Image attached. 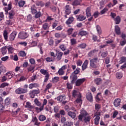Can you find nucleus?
Here are the masks:
<instances>
[{
  "mask_svg": "<svg viewBox=\"0 0 126 126\" xmlns=\"http://www.w3.org/2000/svg\"><path fill=\"white\" fill-rule=\"evenodd\" d=\"M99 61L97 58H94L90 60V66L94 69H96L99 65Z\"/></svg>",
  "mask_w": 126,
  "mask_h": 126,
  "instance_id": "f257e3e1",
  "label": "nucleus"
},
{
  "mask_svg": "<svg viewBox=\"0 0 126 126\" xmlns=\"http://www.w3.org/2000/svg\"><path fill=\"white\" fill-rule=\"evenodd\" d=\"M28 92V89H23L21 88H18L15 91V93L18 94H25Z\"/></svg>",
  "mask_w": 126,
  "mask_h": 126,
  "instance_id": "f03ea898",
  "label": "nucleus"
},
{
  "mask_svg": "<svg viewBox=\"0 0 126 126\" xmlns=\"http://www.w3.org/2000/svg\"><path fill=\"white\" fill-rule=\"evenodd\" d=\"M40 73H41L43 75H46L45 76V78L44 79V82H47L48 80L49 79V76L50 74L49 73L47 72V70L45 69H41L40 70Z\"/></svg>",
  "mask_w": 126,
  "mask_h": 126,
  "instance_id": "7ed1b4c3",
  "label": "nucleus"
},
{
  "mask_svg": "<svg viewBox=\"0 0 126 126\" xmlns=\"http://www.w3.org/2000/svg\"><path fill=\"white\" fill-rule=\"evenodd\" d=\"M29 36V34L26 32H21L18 34V37L21 39H26Z\"/></svg>",
  "mask_w": 126,
  "mask_h": 126,
  "instance_id": "20e7f679",
  "label": "nucleus"
},
{
  "mask_svg": "<svg viewBox=\"0 0 126 126\" xmlns=\"http://www.w3.org/2000/svg\"><path fill=\"white\" fill-rule=\"evenodd\" d=\"M40 93L39 90H33L32 91H30L29 93V95L30 97L32 98H34L36 94H39Z\"/></svg>",
  "mask_w": 126,
  "mask_h": 126,
  "instance_id": "39448f33",
  "label": "nucleus"
},
{
  "mask_svg": "<svg viewBox=\"0 0 126 126\" xmlns=\"http://www.w3.org/2000/svg\"><path fill=\"white\" fill-rule=\"evenodd\" d=\"M16 35H17V32L13 31L11 33V34H10L8 40L10 41H14L15 39Z\"/></svg>",
  "mask_w": 126,
  "mask_h": 126,
  "instance_id": "423d86ee",
  "label": "nucleus"
},
{
  "mask_svg": "<svg viewBox=\"0 0 126 126\" xmlns=\"http://www.w3.org/2000/svg\"><path fill=\"white\" fill-rule=\"evenodd\" d=\"M86 81L85 78L78 79L76 81H75V83L76 84V87L81 86V85Z\"/></svg>",
  "mask_w": 126,
  "mask_h": 126,
  "instance_id": "0eeeda50",
  "label": "nucleus"
},
{
  "mask_svg": "<svg viewBox=\"0 0 126 126\" xmlns=\"http://www.w3.org/2000/svg\"><path fill=\"white\" fill-rule=\"evenodd\" d=\"M88 114L87 112H86V111H81V114H80L78 116V119L80 121H82L83 119H84L85 117H87L88 116Z\"/></svg>",
  "mask_w": 126,
  "mask_h": 126,
  "instance_id": "6e6552de",
  "label": "nucleus"
},
{
  "mask_svg": "<svg viewBox=\"0 0 126 126\" xmlns=\"http://www.w3.org/2000/svg\"><path fill=\"white\" fill-rule=\"evenodd\" d=\"M75 82L69 81H67V83L66 84V88L68 90H71L73 89V84H74Z\"/></svg>",
  "mask_w": 126,
  "mask_h": 126,
  "instance_id": "1a4fd4ad",
  "label": "nucleus"
},
{
  "mask_svg": "<svg viewBox=\"0 0 126 126\" xmlns=\"http://www.w3.org/2000/svg\"><path fill=\"white\" fill-rule=\"evenodd\" d=\"M121 102V99L120 98H116L115 99V100H114V106H115V107H119L120 105V103Z\"/></svg>",
  "mask_w": 126,
  "mask_h": 126,
  "instance_id": "9d476101",
  "label": "nucleus"
},
{
  "mask_svg": "<svg viewBox=\"0 0 126 126\" xmlns=\"http://www.w3.org/2000/svg\"><path fill=\"white\" fill-rule=\"evenodd\" d=\"M89 63V61L88 60H86L84 62L83 65H82V70L84 71L86 69V68H88V65Z\"/></svg>",
  "mask_w": 126,
  "mask_h": 126,
  "instance_id": "9b49d317",
  "label": "nucleus"
},
{
  "mask_svg": "<svg viewBox=\"0 0 126 126\" xmlns=\"http://www.w3.org/2000/svg\"><path fill=\"white\" fill-rule=\"evenodd\" d=\"M63 56V53L62 52H60L56 54V61H60L62 59V57Z\"/></svg>",
  "mask_w": 126,
  "mask_h": 126,
  "instance_id": "f8f14e48",
  "label": "nucleus"
},
{
  "mask_svg": "<svg viewBox=\"0 0 126 126\" xmlns=\"http://www.w3.org/2000/svg\"><path fill=\"white\" fill-rule=\"evenodd\" d=\"M65 14H66V15H69L71 14V7H69V5H66V6H65Z\"/></svg>",
  "mask_w": 126,
  "mask_h": 126,
  "instance_id": "ddd939ff",
  "label": "nucleus"
},
{
  "mask_svg": "<svg viewBox=\"0 0 126 126\" xmlns=\"http://www.w3.org/2000/svg\"><path fill=\"white\" fill-rule=\"evenodd\" d=\"M74 21V17H73L72 16L69 17V18H68V20H67L66 21V24L67 25L71 24Z\"/></svg>",
  "mask_w": 126,
  "mask_h": 126,
  "instance_id": "4468645a",
  "label": "nucleus"
},
{
  "mask_svg": "<svg viewBox=\"0 0 126 126\" xmlns=\"http://www.w3.org/2000/svg\"><path fill=\"white\" fill-rule=\"evenodd\" d=\"M25 107L26 108H29L30 110H33L34 109V106H33L32 105H31V102L29 101L26 102Z\"/></svg>",
  "mask_w": 126,
  "mask_h": 126,
  "instance_id": "2eb2a0df",
  "label": "nucleus"
},
{
  "mask_svg": "<svg viewBox=\"0 0 126 126\" xmlns=\"http://www.w3.org/2000/svg\"><path fill=\"white\" fill-rule=\"evenodd\" d=\"M87 99L88 100V101H90V102H93V94H92V93H88L86 95Z\"/></svg>",
  "mask_w": 126,
  "mask_h": 126,
  "instance_id": "dca6fc26",
  "label": "nucleus"
},
{
  "mask_svg": "<svg viewBox=\"0 0 126 126\" xmlns=\"http://www.w3.org/2000/svg\"><path fill=\"white\" fill-rule=\"evenodd\" d=\"M72 96L74 98H76V97H81V94H79L77 91L73 90L72 93Z\"/></svg>",
  "mask_w": 126,
  "mask_h": 126,
  "instance_id": "f3484780",
  "label": "nucleus"
},
{
  "mask_svg": "<svg viewBox=\"0 0 126 126\" xmlns=\"http://www.w3.org/2000/svg\"><path fill=\"white\" fill-rule=\"evenodd\" d=\"M8 14H9V19L10 20H12L15 15V12L14 10H11L9 12V13H8Z\"/></svg>",
  "mask_w": 126,
  "mask_h": 126,
  "instance_id": "a211bd4d",
  "label": "nucleus"
},
{
  "mask_svg": "<svg viewBox=\"0 0 126 126\" xmlns=\"http://www.w3.org/2000/svg\"><path fill=\"white\" fill-rule=\"evenodd\" d=\"M39 87V84L35 83L30 84L29 88L30 89H32L33 88H37V87Z\"/></svg>",
  "mask_w": 126,
  "mask_h": 126,
  "instance_id": "6ab92c4d",
  "label": "nucleus"
},
{
  "mask_svg": "<svg viewBox=\"0 0 126 126\" xmlns=\"http://www.w3.org/2000/svg\"><path fill=\"white\" fill-rule=\"evenodd\" d=\"M5 75L6 76V77H8V79H11L14 76V73L12 71L8 72L7 73H6Z\"/></svg>",
  "mask_w": 126,
  "mask_h": 126,
  "instance_id": "aec40b11",
  "label": "nucleus"
},
{
  "mask_svg": "<svg viewBox=\"0 0 126 126\" xmlns=\"http://www.w3.org/2000/svg\"><path fill=\"white\" fill-rule=\"evenodd\" d=\"M65 99L66 96L64 95H59L56 98V99L60 102H63V101L65 100Z\"/></svg>",
  "mask_w": 126,
  "mask_h": 126,
  "instance_id": "412c9836",
  "label": "nucleus"
},
{
  "mask_svg": "<svg viewBox=\"0 0 126 126\" xmlns=\"http://www.w3.org/2000/svg\"><path fill=\"white\" fill-rule=\"evenodd\" d=\"M3 37H4V39L5 41H9V40H8V37L9 36L8 35L7 31L5 30L3 32Z\"/></svg>",
  "mask_w": 126,
  "mask_h": 126,
  "instance_id": "4be33fe9",
  "label": "nucleus"
},
{
  "mask_svg": "<svg viewBox=\"0 0 126 126\" xmlns=\"http://www.w3.org/2000/svg\"><path fill=\"white\" fill-rule=\"evenodd\" d=\"M70 78L72 79L71 82H74L77 80L78 77L77 75L74 74H71V76H70Z\"/></svg>",
  "mask_w": 126,
  "mask_h": 126,
  "instance_id": "5701e85b",
  "label": "nucleus"
},
{
  "mask_svg": "<svg viewBox=\"0 0 126 126\" xmlns=\"http://www.w3.org/2000/svg\"><path fill=\"white\" fill-rule=\"evenodd\" d=\"M31 11L32 14H34L37 13V8L36 7L35 5H32L31 6Z\"/></svg>",
  "mask_w": 126,
  "mask_h": 126,
  "instance_id": "b1692460",
  "label": "nucleus"
},
{
  "mask_svg": "<svg viewBox=\"0 0 126 126\" xmlns=\"http://www.w3.org/2000/svg\"><path fill=\"white\" fill-rule=\"evenodd\" d=\"M7 46L2 47L0 49V52L3 55H5L7 54Z\"/></svg>",
  "mask_w": 126,
  "mask_h": 126,
  "instance_id": "393cba45",
  "label": "nucleus"
},
{
  "mask_svg": "<svg viewBox=\"0 0 126 126\" xmlns=\"http://www.w3.org/2000/svg\"><path fill=\"white\" fill-rule=\"evenodd\" d=\"M81 0H75L73 2H72V5L73 6H77V5H81Z\"/></svg>",
  "mask_w": 126,
  "mask_h": 126,
  "instance_id": "a878e982",
  "label": "nucleus"
},
{
  "mask_svg": "<svg viewBox=\"0 0 126 126\" xmlns=\"http://www.w3.org/2000/svg\"><path fill=\"white\" fill-rule=\"evenodd\" d=\"M91 8H90V7H88V8H87L86 9L87 17L89 18L91 16Z\"/></svg>",
  "mask_w": 126,
  "mask_h": 126,
  "instance_id": "bb28decb",
  "label": "nucleus"
},
{
  "mask_svg": "<svg viewBox=\"0 0 126 126\" xmlns=\"http://www.w3.org/2000/svg\"><path fill=\"white\" fill-rule=\"evenodd\" d=\"M11 104V99L10 97H6L4 100L5 105L8 106Z\"/></svg>",
  "mask_w": 126,
  "mask_h": 126,
  "instance_id": "cd10ccee",
  "label": "nucleus"
},
{
  "mask_svg": "<svg viewBox=\"0 0 126 126\" xmlns=\"http://www.w3.org/2000/svg\"><path fill=\"white\" fill-rule=\"evenodd\" d=\"M97 52V50L96 49H94L93 50H91L90 52H89L88 55V57H91L92 56H94V53Z\"/></svg>",
  "mask_w": 126,
  "mask_h": 126,
  "instance_id": "c85d7f7f",
  "label": "nucleus"
},
{
  "mask_svg": "<svg viewBox=\"0 0 126 126\" xmlns=\"http://www.w3.org/2000/svg\"><path fill=\"white\" fill-rule=\"evenodd\" d=\"M88 34V32L85 31H80L78 35H81V36H86V35Z\"/></svg>",
  "mask_w": 126,
  "mask_h": 126,
  "instance_id": "c756f323",
  "label": "nucleus"
},
{
  "mask_svg": "<svg viewBox=\"0 0 126 126\" xmlns=\"http://www.w3.org/2000/svg\"><path fill=\"white\" fill-rule=\"evenodd\" d=\"M115 32L117 35H120L121 33L120 28L118 26H115Z\"/></svg>",
  "mask_w": 126,
  "mask_h": 126,
  "instance_id": "7c9ffc66",
  "label": "nucleus"
},
{
  "mask_svg": "<svg viewBox=\"0 0 126 126\" xmlns=\"http://www.w3.org/2000/svg\"><path fill=\"white\" fill-rule=\"evenodd\" d=\"M42 28L43 30H49L50 26L48 23H44L42 26Z\"/></svg>",
  "mask_w": 126,
  "mask_h": 126,
  "instance_id": "2f4dec72",
  "label": "nucleus"
},
{
  "mask_svg": "<svg viewBox=\"0 0 126 126\" xmlns=\"http://www.w3.org/2000/svg\"><path fill=\"white\" fill-rule=\"evenodd\" d=\"M34 66H32V65H30L27 69L28 70V72H32L33 73L34 71Z\"/></svg>",
  "mask_w": 126,
  "mask_h": 126,
  "instance_id": "473e14b6",
  "label": "nucleus"
},
{
  "mask_svg": "<svg viewBox=\"0 0 126 126\" xmlns=\"http://www.w3.org/2000/svg\"><path fill=\"white\" fill-rule=\"evenodd\" d=\"M77 19H78V21H83L86 19V17L84 15H79L77 18Z\"/></svg>",
  "mask_w": 126,
  "mask_h": 126,
  "instance_id": "72a5a7b5",
  "label": "nucleus"
},
{
  "mask_svg": "<svg viewBox=\"0 0 126 126\" xmlns=\"http://www.w3.org/2000/svg\"><path fill=\"white\" fill-rule=\"evenodd\" d=\"M102 81V80L100 78H97L94 80V82L97 85H100Z\"/></svg>",
  "mask_w": 126,
  "mask_h": 126,
  "instance_id": "f704fd0d",
  "label": "nucleus"
},
{
  "mask_svg": "<svg viewBox=\"0 0 126 126\" xmlns=\"http://www.w3.org/2000/svg\"><path fill=\"white\" fill-rule=\"evenodd\" d=\"M68 115L69 116V117H71L72 119H74L76 117V113L70 111L69 112H68Z\"/></svg>",
  "mask_w": 126,
  "mask_h": 126,
  "instance_id": "c9c22d12",
  "label": "nucleus"
},
{
  "mask_svg": "<svg viewBox=\"0 0 126 126\" xmlns=\"http://www.w3.org/2000/svg\"><path fill=\"white\" fill-rule=\"evenodd\" d=\"M20 117L22 118V121L27 120L28 118V116L26 114H21Z\"/></svg>",
  "mask_w": 126,
  "mask_h": 126,
  "instance_id": "e433bc0d",
  "label": "nucleus"
},
{
  "mask_svg": "<svg viewBox=\"0 0 126 126\" xmlns=\"http://www.w3.org/2000/svg\"><path fill=\"white\" fill-rule=\"evenodd\" d=\"M25 4H26V1L24 0H20L18 2V6L20 8L23 7Z\"/></svg>",
  "mask_w": 126,
  "mask_h": 126,
  "instance_id": "4c0bfd02",
  "label": "nucleus"
},
{
  "mask_svg": "<svg viewBox=\"0 0 126 126\" xmlns=\"http://www.w3.org/2000/svg\"><path fill=\"white\" fill-rule=\"evenodd\" d=\"M36 5L37 6L43 7L45 5V4H44V3L43 1H38L37 2H36Z\"/></svg>",
  "mask_w": 126,
  "mask_h": 126,
  "instance_id": "58836bf2",
  "label": "nucleus"
},
{
  "mask_svg": "<svg viewBox=\"0 0 126 126\" xmlns=\"http://www.w3.org/2000/svg\"><path fill=\"white\" fill-rule=\"evenodd\" d=\"M46 119V117L44 115H40L39 117H38V120L41 122H44Z\"/></svg>",
  "mask_w": 126,
  "mask_h": 126,
  "instance_id": "ea45409f",
  "label": "nucleus"
},
{
  "mask_svg": "<svg viewBox=\"0 0 126 126\" xmlns=\"http://www.w3.org/2000/svg\"><path fill=\"white\" fill-rule=\"evenodd\" d=\"M91 119V118L90 116H86L83 118V121L85 123H89Z\"/></svg>",
  "mask_w": 126,
  "mask_h": 126,
  "instance_id": "a19ab883",
  "label": "nucleus"
},
{
  "mask_svg": "<svg viewBox=\"0 0 126 126\" xmlns=\"http://www.w3.org/2000/svg\"><path fill=\"white\" fill-rule=\"evenodd\" d=\"M18 56L22 57L26 56V53L24 51H21L18 53Z\"/></svg>",
  "mask_w": 126,
  "mask_h": 126,
  "instance_id": "79ce46f5",
  "label": "nucleus"
},
{
  "mask_svg": "<svg viewBox=\"0 0 126 126\" xmlns=\"http://www.w3.org/2000/svg\"><path fill=\"white\" fill-rule=\"evenodd\" d=\"M14 24V21L12 19H10L8 20H6V25L11 26Z\"/></svg>",
  "mask_w": 126,
  "mask_h": 126,
  "instance_id": "37998d69",
  "label": "nucleus"
},
{
  "mask_svg": "<svg viewBox=\"0 0 126 126\" xmlns=\"http://www.w3.org/2000/svg\"><path fill=\"white\" fill-rule=\"evenodd\" d=\"M121 20V19H120V17L119 16H117L115 19V24H119Z\"/></svg>",
  "mask_w": 126,
  "mask_h": 126,
  "instance_id": "c03bdc74",
  "label": "nucleus"
},
{
  "mask_svg": "<svg viewBox=\"0 0 126 126\" xmlns=\"http://www.w3.org/2000/svg\"><path fill=\"white\" fill-rule=\"evenodd\" d=\"M116 76L117 79H120L123 77V73L121 72H117Z\"/></svg>",
  "mask_w": 126,
  "mask_h": 126,
  "instance_id": "a18cd8bd",
  "label": "nucleus"
},
{
  "mask_svg": "<svg viewBox=\"0 0 126 126\" xmlns=\"http://www.w3.org/2000/svg\"><path fill=\"white\" fill-rule=\"evenodd\" d=\"M101 108V106L100 104L98 103L95 104V110H96V111H99Z\"/></svg>",
  "mask_w": 126,
  "mask_h": 126,
  "instance_id": "49530a36",
  "label": "nucleus"
},
{
  "mask_svg": "<svg viewBox=\"0 0 126 126\" xmlns=\"http://www.w3.org/2000/svg\"><path fill=\"white\" fill-rule=\"evenodd\" d=\"M7 50L9 54H13L14 53V49L12 47H8Z\"/></svg>",
  "mask_w": 126,
  "mask_h": 126,
  "instance_id": "de8ad7c7",
  "label": "nucleus"
},
{
  "mask_svg": "<svg viewBox=\"0 0 126 126\" xmlns=\"http://www.w3.org/2000/svg\"><path fill=\"white\" fill-rule=\"evenodd\" d=\"M80 70V68L77 67L76 70H75L74 71H73V73H72L71 74H73L74 75H76L79 74Z\"/></svg>",
  "mask_w": 126,
  "mask_h": 126,
  "instance_id": "09e8293b",
  "label": "nucleus"
},
{
  "mask_svg": "<svg viewBox=\"0 0 126 126\" xmlns=\"http://www.w3.org/2000/svg\"><path fill=\"white\" fill-rule=\"evenodd\" d=\"M73 123L71 122L66 121L64 123H63V126H72Z\"/></svg>",
  "mask_w": 126,
  "mask_h": 126,
  "instance_id": "8fccbe9b",
  "label": "nucleus"
},
{
  "mask_svg": "<svg viewBox=\"0 0 126 126\" xmlns=\"http://www.w3.org/2000/svg\"><path fill=\"white\" fill-rule=\"evenodd\" d=\"M36 79V75H33L30 78V79L29 80L28 82L30 83L33 82Z\"/></svg>",
  "mask_w": 126,
  "mask_h": 126,
  "instance_id": "3c124183",
  "label": "nucleus"
},
{
  "mask_svg": "<svg viewBox=\"0 0 126 126\" xmlns=\"http://www.w3.org/2000/svg\"><path fill=\"white\" fill-rule=\"evenodd\" d=\"M41 16V13L40 11H38V12L35 13V18H39Z\"/></svg>",
  "mask_w": 126,
  "mask_h": 126,
  "instance_id": "603ef678",
  "label": "nucleus"
},
{
  "mask_svg": "<svg viewBox=\"0 0 126 126\" xmlns=\"http://www.w3.org/2000/svg\"><path fill=\"white\" fill-rule=\"evenodd\" d=\"M87 45L86 43H82L78 45V47L80 48V49H85L86 48Z\"/></svg>",
  "mask_w": 126,
  "mask_h": 126,
  "instance_id": "864d4df0",
  "label": "nucleus"
},
{
  "mask_svg": "<svg viewBox=\"0 0 126 126\" xmlns=\"http://www.w3.org/2000/svg\"><path fill=\"white\" fill-rule=\"evenodd\" d=\"M32 122L35 123L34 125L36 126H38L39 125V123H38V119L37 118V117H35L34 118H33L32 119Z\"/></svg>",
  "mask_w": 126,
  "mask_h": 126,
  "instance_id": "5fc2aeb1",
  "label": "nucleus"
},
{
  "mask_svg": "<svg viewBox=\"0 0 126 126\" xmlns=\"http://www.w3.org/2000/svg\"><path fill=\"white\" fill-rule=\"evenodd\" d=\"M100 120V117H96L94 119V124L96 125H99V122Z\"/></svg>",
  "mask_w": 126,
  "mask_h": 126,
  "instance_id": "6e6d98bb",
  "label": "nucleus"
},
{
  "mask_svg": "<svg viewBox=\"0 0 126 126\" xmlns=\"http://www.w3.org/2000/svg\"><path fill=\"white\" fill-rule=\"evenodd\" d=\"M58 26V21L55 20L54 22H53V25H52V28L53 29H55L56 27Z\"/></svg>",
  "mask_w": 126,
  "mask_h": 126,
  "instance_id": "4d7b16f0",
  "label": "nucleus"
},
{
  "mask_svg": "<svg viewBox=\"0 0 126 126\" xmlns=\"http://www.w3.org/2000/svg\"><path fill=\"white\" fill-rule=\"evenodd\" d=\"M29 63L28 62L25 61L22 64V67L23 68H27L28 66Z\"/></svg>",
  "mask_w": 126,
  "mask_h": 126,
  "instance_id": "13d9d810",
  "label": "nucleus"
},
{
  "mask_svg": "<svg viewBox=\"0 0 126 126\" xmlns=\"http://www.w3.org/2000/svg\"><path fill=\"white\" fill-rule=\"evenodd\" d=\"M8 86H9V84L7 83H3L0 85V88H4L5 87H7Z\"/></svg>",
  "mask_w": 126,
  "mask_h": 126,
  "instance_id": "bf43d9fd",
  "label": "nucleus"
},
{
  "mask_svg": "<svg viewBox=\"0 0 126 126\" xmlns=\"http://www.w3.org/2000/svg\"><path fill=\"white\" fill-rule=\"evenodd\" d=\"M46 61L47 62H53L54 61V59L52 58L47 57L46 58Z\"/></svg>",
  "mask_w": 126,
  "mask_h": 126,
  "instance_id": "052dcab7",
  "label": "nucleus"
},
{
  "mask_svg": "<svg viewBox=\"0 0 126 126\" xmlns=\"http://www.w3.org/2000/svg\"><path fill=\"white\" fill-rule=\"evenodd\" d=\"M34 103L36 104V105L38 106H40L41 105V103L37 99H34Z\"/></svg>",
  "mask_w": 126,
  "mask_h": 126,
  "instance_id": "680f3d73",
  "label": "nucleus"
},
{
  "mask_svg": "<svg viewBox=\"0 0 126 126\" xmlns=\"http://www.w3.org/2000/svg\"><path fill=\"white\" fill-rule=\"evenodd\" d=\"M108 9H107V8H104V9H103V10L100 11V14L101 15L104 14L107 11H108Z\"/></svg>",
  "mask_w": 126,
  "mask_h": 126,
  "instance_id": "e2e57ef3",
  "label": "nucleus"
},
{
  "mask_svg": "<svg viewBox=\"0 0 126 126\" xmlns=\"http://www.w3.org/2000/svg\"><path fill=\"white\" fill-rule=\"evenodd\" d=\"M52 87V84L49 83L46 85V89H45V91H47L48 90L51 89Z\"/></svg>",
  "mask_w": 126,
  "mask_h": 126,
  "instance_id": "0e129e2a",
  "label": "nucleus"
},
{
  "mask_svg": "<svg viewBox=\"0 0 126 126\" xmlns=\"http://www.w3.org/2000/svg\"><path fill=\"white\" fill-rule=\"evenodd\" d=\"M73 31V29L72 28L68 29V30H67V32L68 33V35H70Z\"/></svg>",
  "mask_w": 126,
  "mask_h": 126,
  "instance_id": "69168bd1",
  "label": "nucleus"
},
{
  "mask_svg": "<svg viewBox=\"0 0 126 126\" xmlns=\"http://www.w3.org/2000/svg\"><path fill=\"white\" fill-rule=\"evenodd\" d=\"M125 61H126V58L124 57H122L121 58V60H120L119 62L120 64H122V63H125Z\"/></svg>",
  "mask_w": 126,
  "mask_h": 126,
  "instance_id": "338daca9",
  "label": "nucleus"
},
{
  "mask_svg": "<svg viewBox=\"0 0 126 126\" xmlns=\"http://www.w3.org/2000/svg\"><path fill=\"white\" fill-rule=\"evenodd\" d=\"M96 30L98 33L99 34H101V28L99 26H96Z\"/></svg>",
  "mask_w": 126,
  "mask_h": 126,
  "instance_id": "774afa93",
  "label": "nucleus"
}]
</instances>
